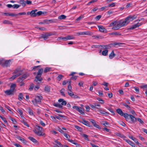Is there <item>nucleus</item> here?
Listing matches in <instances>:
<instances>
[{
    "mask_svg": "<svg viewBox=\"0 0 147 147\" xmlns=\"http://www.w3.org/2000/svg\"><path fill=\"white\" fill-rule=\"evenodd\" d=\"M43 71L42 68H41L39 69L37 72L36 76L35 78L34 82V83L37 82L38 81L41 82L43 80L42 78L41 77L42 75Z\"/></svg>",
    "mask_w": 147,
    "mask_h": 147,
    "instance_id": "obj_1",
    "label": "nucleus"
},
{
    "mask_svg": "<svg viewBox=\"0 0 147 147\" xmlns=\"http://www.w3.org/2000/svg\"><path fill=\"white\" fill-rule=\"evenodd\" d=\"M16 87L15 84H12L10 86V89L4 91L5 93L7 95H14Z\"/></svg>",
    "mask_w": 147,
    "mask_h": 147,
    "instance_id": "obj_2",
    "label": "nucleus"
},
{
    "mask_svg": "<svg viewBox=\"0 0 147 147\" xmlns=\"http://www.w3.org/2000/svg\"><path fill=\"white\" fill-rule=\"evenodd\" d=\"M43 97L41 95L37 96H36L35 100H32V102L34 105L36 106H38L37 104H41V100L42 99Z\"/></svg>",
    "mask_w": 147,
    "mask_h": 147,
    "instance_id": "obj_3",
    "label": "nucleus"
},
{
    "mask_svg": "<svg viewBox=\"0 0 147 147\" xmlns=\"http://www.w3.org/2000/svg\"><path fill=\"white\" fill-rule=\"evenodd\" d=\"M11 60L10 59L8 60H5L4 59V61L2 64L3 67H8L10 66V63L11 62Z\"/></svg>",
    "mask_w": 147,
    "mask_h": 147,
    "instance_id": "obj_4",
    "label": "nucleus"
},
{
    "mask_svg": "<svg viewBox=\"0 0 147 147\" xmlns=\"http://www.w3.org/2000/svg\"><path fill=\"white\" fill-rule=\"evenodd\" d=\"M137 18V16L136 15H134L132 16L130 15L127 17L126 19L128 23H129L131 21H132L134 19Z\"/></svg>",
    "mask_w": 147,
    "mask_h": 147,
    "instance_id": "obj_5",
    "label": "nucleus"
},
{
    "mask_svg": "<svg viewBox=\"0 0 147 147\" xmlns=\"http://www.w3.org/2000/svg\"><path fill=\"white\" fill-rule=\"evenodd\" d=\"M98 27L99 29V31L101 32L105 33L107 32V30L106 29L104 28L103 26L101 25H98Z\"/></svg>",
    "mask_w": 147,
    "mask_h": 147,
    "instance_id": "obj_6",
    "label": "nucleus"
},
{
    "mask_svg": "<svg viewBox=\"0 0 147 147\" xmlns=\"http://www.w3.org/2000/svg\"><path fill=\"white\" fill-rule=\"evenodd\" d=\"M23 70H21L20 68H16L13 72V74H17L16 75H19V74H21V75L22 74Z\"/></svg>",
    "mask_w": 147,
    "mask_h": 147,
    "instance_id": "obj_7",
    "label": "nucleus"
},
{
    "mask_svg": "<svg viewBox=\"0 0 147 147\" xmlns=\"http://www.w3.org/2000/svg\"><path fill=\"white\" fill-rule=\"evenodd\" d=\"M52 34L50 32H47L44 34H42L41 36V38H43L44 40H46L49 36H51Z\"/></svg>",
    "mask_w": 147,
    "mask_h": 147,
    "instance_id": "obj_8",
    "label": "nucleus"
},
{
    "mask_svg": "<svg viewBox=\"0 0 147 147\" xmlns=\"http://www.w3.org/2000/svg\"><path fill=\"white\" fill-rule=\"evenodd\" d=\"M79 121L80 123H82L88 126L89 127H92V125L90 124V123L84 119L82 121Z\"/></svg>",
    "mask_w": 147,
    "mask_h": 147,
    "instance_id": "obj_9",
    "label": "nucleus"
},
{
    "mask_svg": "<svg viewBox=\"0 0 147 147\" xmlns=\"http://www.w3.org/2000/svg\"><path fill=\"white\" fill-rule=\"evenodd\" d=\"M37 11V9H35L31 11V16L33 17H34L37 16H38V14H37L38 12H36Z\"/></svg>",
    "mask_w": 147,
    "mask_h": 147,
    "instance_id": "obj_10",
    "label": "nucleus"
},
{
    "mask_svg": "<svg viewBox=\"0 0 147 147\" xmlns=\"http://www.w3.org/2000/svg\"><path fill=\"white\" fill-rule=\"evenodd\" d=\"M142 24H138V23L134 25H133L132 26L128 28V30H133L136 28L138 27L139 26L141 25Z\"/></svg>",
    "mask_w": 147,
    "mask_h": 147,
    "instance_id": "obj_11",
    "label": "nucleus"
},
{
    "mask_svg": "<svg viewBox=\"0 0 147 147\" xmlns=\"http://www.w3.org/2000/svg\"><path fill=\"white\" fill-rule=\"evenodd\" d=\"M131 117L130 118V123H135L137 122V119L132 115H130Z\"/></svg>",
    "mask_w": 147,
    "mask_h": 147,
    "instance_id": "obj_12",
    "label": "nucleus"
},
{
    "mask_svg": "<svg viewBox=\"0 0 147 147\" xmlns=\"http://www.w3.org/2000/svg\"><path fill=\"white\" fill-rule=\"evenodd\" d=\"M80 35H92L93 33L90 31H86L85 32H81L79 33Z\"/></svg>",
    "mask_w": 147,
    "mask_h": 147,
    "instance_id": "obj_13",
    "label": "nucleus"
},
{
    "mask_svg": "<svg viewBox=\"0 0 147 147\" xmlns=\"http://www.w3.org/2000/svg\"><path fill=\"white\" fill-rule=\"evenodd\" d=\"M126 142H127L128 144H129L130 146L132 147H137L136 145L131 141H130L129 140H127L125 139H123Z\"/></svg>",
    "mask_w": 147,
    "mask_h": 147,
    "instance_id": "obj_14",
    "label": "nucleus"
},
{
    "mask_svg": "<svg viewBox=\"0 0 147 147\" xmlns=\"http://www.w3.org/2000/svg\"><path fill=\"white\" fill-rule=\"evenodd\" d=\"M125 44L121 42H115L112 43H110L109 45H113V46H115L116 45H118L119 46H122L123 45H125Z\"/></svg>",
    "mask_w": 147,
    "mask_h": 147,
    "instance_id": "obj_15",
    "label": "nucleus"
},
{
    "mask_svg": "<svg viewBox=\"0 0 147 147\" xmlns=\"http://www.w3.org/2000/svg\"><path fill=\"white\" fill-rule=\"evenodd\" d=\"M140 87L141 88L143 89L144 90H146L145 94H146V96L147 97V84L140 86Z\"/></svg>",
    "mask_w": 147,
    "mask_h": 147,
    "instance_id": "obj_16",
    "label": "nucleus"
},
{
    "mask_svg": "<svg viewBox=\"0 0 147 147\" xmlns=\"http://www.w3.org/2000/svg\"><path fill=\"white\" fill-rule=\"evenodd\" d=\"M58 102H62L61 105H65L67 104L66 101L64 100L63 99L60 98L58 100Z\"/></svg>",
    "mask_w": 147,
    "mask_h": 147,
    "instance_id": "obj_17",
    "label": "nucleus"
},
{
    "mask_svg": "<svg viewBox=\"0 0 147 147\" xmlns=\"http://www.w3.org/2000/svg\"><path fill=\"white\" fill-rule=\"evenodd\" d=\"M117 113L121 116L124 115V113L122 111L121 109H118L116 110Z\"/></svg>",
    "mask_w": 147,
    "mask_h": 147,
    "instance_id": "obj_18",
    "label": "nucleus"
},
{
    "mask_svg": "<svg viewBox=\"0 0 147 147\" xmlns=\"http://www.w3.org/2000/svg\"><path fill=\"white\" fill-rule=\"evenodd\" d=\"M130 115H131L130 114H128L126 113H125L124 114V115L123 116L125 118L126 120L127 121L129 120L130 119V118L131 117Z\"/></svg>",
    "mask_w": 147,
    "mask_h": 147,
    "instance_id": "obj_19",
    "label": "nucleus"
},
{
    "mask_svg": "<svg viewBox=\"0 0 147 147\" xmlns=\"http://www.w3.org/2000/svg\"><path fill=\"white\" fill-rule=\"evenodd\" d=\"M53 105L56 107L63 109V106L61 104L58 103H54L53 104Z\"/></svg>",
    "mask_w": 147,
    "mask_h": 147,
    "instance_id": "obj_20",
    "label": "nucleus"
},
{
    "mask_svg": "<svg viewBox=\"0 0 147 147\" xmlns=\"http://www.w3.org/2000/svg\"><path fill=\"white\" fill-rule=\"evenodd\" d=\"M99 112H100V113L102 115H107L109 114V113L105 111L102 110L100 109L99 110Z\"/></svg>",
    "mask_w": 147,
    "mask_h": 147,
    "instance_id": "obj_21",
    "label": "nucleus"
},
{
    "mask_svg": "<svg viewBox=\"0 0 147 147\" xmlns=\"http://www.w3.org/2000/svg\"><path fill=\"white\" fill-rule=\"evenodd\" d=\"M115 55V54L114 53L113 50L111 53L109 55V57L110 59H113Z\"/></svg>",
    "mask_w": 147,
    "mask_h": 147,
    "instance_id": "obj_22",
    "label": "nucleus"
},
{
    "mask_svg": "<svg viewBox=\"0 0 147 147\" xmlns=\"http://www.w3.org/2000/svg\"><path fill=\"white\" fill-rule=\"evenodd\" d=\"M116 135L117 136L121 138H124L126 137L125 136L119 133H117L116 134Z\"/></svg>",
    "mask_w": 147,
    "mask_h": 147,
    "instance_id": "obj_23",
    "label": "nucleus"
},
{
    "mask_svg": "<svg viewBox=\"0 0 147 147\" xmlns=\"http://www.w3.org/2000/svg\"><path fill=\"white\" fill-rule=\"evenodd\" d=\"M21 75V74H19V75H15L9 78V79L10 80L12 81L15 79L16 77H18L19 76H20Z\"/></svg>",
    "mask_w": 147,
    "mask_h": 147,
    "instance_id": "obj_24",
    "label": "nucleus"
},
{
    "mask_svg": "<svg viewBox=\"0 0 147 147\" xmlns=\"http://www.w3.org/2000/svg\"><path fill=\"white\" fill-rule=\"evenodd\" d=\"M29 76V75L28 74L26 73L23 74L22 75V76H21L20 77L24 80V79H26L27 77Z\"/></svg>",
    "mask_w": 147,
    "mask_h": 147,
    "instance_id": "obj_25",
    "label": "nucleus"
},
{
    "mask_svg": "<svg viewBox=\"0 0 147 147\" xmlns=\"http://www.w3.org/2000/svg\"><path fill=\"white\" fill-rule=\"evenodd\" d=\"M28 138L31 141L33 142L34 143H36L37 142V140L32 137H28Z\"/></svg>",
    "mask_w": 147,
    "mask_h": 147,
    "instance_id": "obj_26",
    "label": "nucleus"
},
{
    "mask_svg": "<svg viewBox=\"0 0 147 147\" xmlns=\"http://www.w3.org/2000/svg\"><path fill=\"white\" fill-rule=\"evenodd\" d=\"M19 3L21 4L23 7L25 6L26 5V1L24 0H20Z\"/></svg>",
    "mask_w": 147,
    "mask_h": 147,
    "instance_id": "obj_27",
    "label": "nucleus"
},
{
    "mask_svg": "<svg viewBox=\"0 0 147 147\" xmlns=\"http://www.w3.org/2000/svg\"><path fill=\"white\" fill-rule=\"evenodd\" d=\"M108 50L106 49L103 50L102 52V54L104 56H107L108 55Z\"/></svg>",
    "mask_w": 147,
    "mask_h": 147,
    "instance_id": "obj_28",
    "label": "nucleus"
},
{
    "mask_svg": "<svg viewBox=\"0 0 147 147\" xmlns=\"http://www.w3.org/2000/svg\"><path fill=\"white\" fill-rule=\"evenodd\" d=\"M121 22L122 24V26H123L127 25L129 23L126 18L123 22Z\"/></svg>",
    "mask_w": 147,
    "mask_h": 147,
    "instance_id": "obj_29",
    "label": "nucleus"
},
{
    "mask_svg": "<svg viewBox=\"0 0 147 147\" xmlns=\"http://www.w3.org/2000/svg\"><path fill=\"white\" fill-rule=\"evenodd\" d=\"M3 23L5 24H10L11 25L12 24V23L11 22L6 20H4L3 22Z\"/></svg>",
    "mask_w": 147,
    "mask_h": 147,
    "instance_id": "obj_30",
    "label": "nucleus"
},
{
    "mask_svg": "<svg viewBox=\"0 0 147 147\" xmlns=\"http://www.w3.org/2000/svg\"><path fill=\"white\" fill-rule=\"evenodd\" d=\"M51 69V68L47 67L45 68L44 71V72L45 73H46L49 71Z\"/></svg>",
    "mask_w": 147,
    "mask_h": 147,
    "instance_id": "obj_31",
    "label": "nucleus"
},
{
    "mask_svg": "<svg viewBox=\"0 0 147 147\" xmlns=\"http://www.w3.org/2000/svg\"><path fill=\"white\" fill-rule=\"evenodd\" d=\"M82 136L84 137V139L87 140V141H89V139L88 138V136L86 134H82Z\"/></svg>",
    "mask_w": 147,
    "mask_h": 147,
    "instance_id": "obj_32",
    "label": "nucleus"
},
{
    "mask_svg": "<svg viewBox=\"0 0 147 147\" xmlns=\"http://www.w3.org/2000/svg\"><path fill=\"white\" fill-rule=\"evenodd\" d=\"M44 90L45 91L47 92H49L50 90V86H47L45 87Z\"/></svg>",
    "mask_w": 147,
    "mask_h": 147,
    "instance_id": "obj_33",
    "label": "nucleus"
},
{
    "mask_svg": "<svg viewBox=\"0 0 147 147\" xmlns=\"http://www.w3.org/2000/svg\"><path fill=\"white\" fill-rule=\"evenodd\" d=\"M63 77V76L61 74L59 75L57 78V80L60 81Z\"/></svg>",
    "mask_w": 147,
    "mask_h": 147,
    "instance_id": "obj_34",
    "label": "nucleus"
},
{
    "mask_svg": "<svg viewBox=\"0 0 147 147\" xmlns=\"http://www.w3.org/2000/svg\"><path fill=\"white\" fill-rule=\"evenodd\" d=\"M90 107L92 109L94 110H96V108L98 109H99V108L98 107H96L95 105H90Z\"/></svg>",
    "mask_w": 147,
    "mask_h": 147,
    "instance_id": "obj_35",
    "label": "nucleus"
},
{
    "mask_svg": "<svg viewBox=\"0 0 147 147\" xmlns=\"http://www.w3.org/2000/svg\"><path fill=\"white\" fill-rule=\"evenodd\" d=\"M23 95L21 93H20L18 96V99L20 100L21 101L23 98Z\"/></svg>",
    "mask_w": 147,
    "mask_h": 147,
    "instance_id": "obj_36",
    "label": "nucleus"
},
{
    "mask_svg": "<svg viewBox=\"0 0 147 147\" xmlns=\"http://www.w3.org/2000/svg\"><path fill=\"white\" fill-rule=\"evenodd\" d=\"M47 13V12H42L41 11H39L38 12L37 14H38V16H40L42 14H45Z\"/></svg>",
    "mask_w": 147,
    "mask_h": 147,
    "instance_id": "obj_37",
    "label": "nucleus"
},
{
    "mask_svg": "<svg viewBox=\"0 0 147 147\" xmlns=\"http://www.w3.org/2000/svg\"><path fill=\"white\" fill-rule=\"evenodd\" d=\"M75 127L80 132H82V131L83 129L82 128L78 126H75Z\"/></svg>",
    "mask_w": 147,
    "mask_h": 147,
    "instance_id": "obj_38",
    "label": "nucleus"
},
{
    "mask_svg": "<svg viewBox=\"0 0 147 147\" xmlns=\"http://www.w3.org/2000/svg\"><path fill=\"white\" fill-rule=\"evenodd\" d=\"M67 36V40H69L74 38V37L72 35H68Z\"/></svg>",
    "mask_w": 147,
    "mask_h": 147,
    "instance_id": "obj_39",
    "label": "nucleus"
},
{
    "mask_svg": "<svg viewBox=\"0 0 147 147\" xmlns=\"http://www.w3.org/2000/svg\"><path fill=\"white\" fill-rule=\"evenodd\" d=\"M66 16H65L64 15H62L59 16L58 19H65L66 18Z\"/></svg>",
    "mask_w": 147,
    "mask_h": 147,
    "instance_id": "obj_40",
    "label": "nucleus"
},
{
    "mask_svg": "<svg viewBox=\"0 0 147 147\" xmlns=\"http://www.w3.org/2000/svg\"><path fill=\"white\" fill-rule=\"evenodd\" d=\"M36 128L38 130V131H42L43 129V128L40 126H39L38 125H36Z\"/></svg>",
    "mask_w": 147,
    "mask_h": 147,
    "instance_id": "obj_41",
    "label": "nucleus"
},
{
    "mask_svg": "<svg viewBox=\"0 0 147 147\" xmlns=\"http://www.w3.org/2000/svg\"><path fill=\"white\" fill-rule=\"evenodd\" d=\"M38 132L37 134V135L39 136H43L45 134L44 133H43L42 132V131H38Z\"/></svg>",
    "mask_w": 147,
    "mask_h": 147,
    "instance_id": "obj_42",
    "label": "nucleus"
},
{
    "mask_svg": "<svg viewBox=\"0 0 147 147\" xmlns=\"http://www.w3.org/2000/svg\"><path fill=\"white\" fill-rule=\"evenodd\" d=\"M121 104H122L123 106H125L126 107H127L128 110L130 109L131 108L129 105H127V104L125 103H122Z\"/></svg>",
    "mask_w": 147,
    "mask_h": 147,
    "instance_id": "obj_43",
    "label": "nucleus"
},
{
    "mask_svg": "<svg viewBox=\"0 0 147 147\" xmlns=\"http://www.w3.org/2000/svg\"><path fill=\"white\" fill-rule=\"evenodd\" d=\"M97 99L99 101H100V103L102 104H103L105 102L101 98H97Z\"/></svg>",
    "mask_w": 147,
    "mask_h": 147,
    "instance_id": "obj_44",
    "label": "nucleus"
},
{
    "mask_svg": "<svg viewBox=\"0 0 147 147\" xmlns=\"http://www.w3.org/2000/svg\"><path fill=\"white\" fill-rule=\"evenodd\" d=\"M21 123H23L25 125L27 126V127H29V125L27 123V122L24 120H22L21 121Z\"/></svg>",
    "mask_w": 147,
    "mask_h": 147,
    "instance_id": "obj_45",
    "label": "nucleus"
},
{
    "mask_svg": "<svg viewBox=\"0 0 147 147\" xmlns=\"http://www.w3.org/2000/svg\"><path fill=\"white\" fill-rule=\"evenodd\" d=\"M17 112L20 114V115H22L23 114V112L20 109H18Z\"/></svg>",
    "mask_w": 147,
    "mask_h": 147,
    "instance_id": "obj_46",
    "label": "nucleus"
},
{
    "mask_svg": "<svg viewBox=\"0 0 147 147\" xmlns=\"http://www.w3.org/2000/svg\"><path fill=\"white\" fill-rule=\"evenodd\" d=\"M82 108L80 107L79 108V109H78V111L79 113H80L82 115H84V112L82 110H81Z\"/></svg>",
    "mask_w": 147,
    "mask_h": 147,
    "instance_id": "obj_47",
    "label": "nucleus"
},
{
    "mask_svg": "<svg viewBox=\"0 0 147 147\" xmlns=\"http://www.w3.org/2000/svg\"><path fill=\"white\" fill-rule=\"evenodd\" d=\"M34 84H31L28 90L30 91L32 90L34 88Z\"/></svg>",
    "mask_w": 147,
    "mask_h": 147,
    "instance_id": "obj_48",
    "label": "nucleus"
},
{
    "mask_svg": "<svg viewBox=\"0 0 147 147\" xmlns=\"http://www.w3.org/2000/svg\"><path fill=\"white\" fill-rule=\"evenodd\" d=\"M63 135L67 139V140L68 139H69V138H70V136L69 134L65 133H63Z\"/></svg>",
    "mask_w": 147,
    "mask_h": 147,
    "instance_id": "obj_49",
    "label": "nucleus"
},
{
    "mask_svg": "<svg viewBox=\"0 0 147 147\" xmlns=\"http://www.w3.org/2000/svg\"><path fill=\"white\" fill-rule=\"evenodd\" d=\"M54 142L57 144H58L61 147H63V145L61 144L60 142L58 141L57 140H55L54 141Z\"/></svg>",
    "mask_w": 147,
    "mask_h": 147,
    "instance_id": "obj_50",
    "label": "nucleus"
},
{
    "mask_svg": "<svg viewBox=\"0 0 147 147\" xmlns=\"http://www.w3.org/2000/svg\"><path fill=\"white\" fill-rule=\"evenodd\" d=\"M10 119H11V120L12 121V122L13 123H14V124H16L17 123V121L15 119H13L11 117H10Z\"/></svg>",
    "mask_w": 147,
    "mask_h": 147,
    "instance_id": "obj_51",
    "label": "nucleus"
},
{
    "mask_svg": "<svg viewBox=\"0 0 147 147\" xmlns=\"http://www.w3.org/2000/svg\"><path fill=\"white\" fill-rule=\"evenodd\" d=\"M134 141L136 143L137 145L139 146L140 145H141V144L138 142L137 139L135 138L134 140Z\"/></svg>",
    "mask_w": 147,
    "mask_h": 147,
    "instance_id": "obj_52",
    "label": "nucleus"
},
{
    "mask_svg": "<svg viewBox=\"0 0 147 147\" xmlns=\"http://www.w3.org/2000/svg\"><path fill=\"white\" fill-rule=\"evenodd\" d=\"M100 47H101L103 48V49H109L107 47L108 46V45H100Z\"/></svg>",
    "mask_w": 147,
    "mask_h": 147,
    "instance_id": "obj_53",
    "label": "nucleus"
},
{
    "mask_svg": "<svg viewBox=\"0 0 147 147\" xmlns=\"http://www.w3.org/2000/svg\"><path fill=\"white\" fill-rule=\"evenodd\" d=\"M28 113L30 115H34L33 111L30 108L29 109Z\"/></svg>",
    "mask_w": 147,
    "mask_h": 147,
    "instance_id": "obj_54",
    "label": "nucleus"
},
{
    "mask_svg": "<svg viewBox=\"0 0 147 147\" xmlns=\"http://www.w3.org/2000/svg\"><path fill=\"white\" fill-rule=\"evenodd\" d=\"M119 29V28L118 26V25H116L115 26L113 27L112 29L114 30H117Z\"/></svg>",
    "mask_w": 147,
    "mask_h": 147,
    "instance_id": "obj_55",
    "label": "nucleus"
},
{
    "mask_svg": "<svg viewBox=\"0 0 147 147\" xmlns=\"http://www.w3.org/2000/svg\"><path fill=\"white\" fill-rule=\"evenodd\" d=\"M137 120L141 124H143L144 123L143 121L142 120L139 118H137Z\"/></svg>",
    "mask_w": 147,
    "mask_h": 147,
    "instance_id": "obj_56",
    "label": "nucleus"
},
{
    "mask_svg": "<svg viewBox=\"0 0 147 147\" xmlns=\"http://www.w3.org/2000/svg\"><path fill=\"white\" fill-rule=\"evenodd\" d=\"M20 7V5L18 4H15L13 5V8L17 9Z\"/></svg>",
    "mask_w": 147,
    "mask_h": 147,
    "instance_id": "obj_57",
    "label": "nucleus"
},
{
    "mask_svg": "<svg viewBox=\"0 0 147 147\" xmlns=\"http://www.w3.org/2000/svg\"><path fill=\"white\" fill-rule=\"evenodd\" d=\"M115 3H112L109 4L108 5V7H111H111H114V6H115Z\"/></svg>",
    "mask_w": 147,
    "mask_h": 147,
    "instance_id": "obj_58",
    "label": "nucleus"
},
{
    "mask_svg": "<svg viewBox=\"0 0 147 147\" xmlns=\"http://www.w3.org/2000/svg\"><path fill=\"white\" fill-rule=\"evenodd\" d=\"M102 123H102V124L104 125L106 127V125H109V124L107 121H102Z\"/></svg>",
    "mask_w": 147,
    "mask_h": 147,
    "instance_id": "obj_59",
    "label": "nucleus"
},
{
    "mask_svg": "<svg viewBox=\"0 0 147 147\" xmlns=\"http://www.w3.org/2000/svg\"><path fill=\"white\" fill-rule=\"evenodd\" d=\"M100 45H94L92 46V48H99L100 47Z\"/></svg>",
    "mask_w": 147,
    "mask_h": 147,
    "instance_id": "obj_60",
    "label": "nucleus"
},
{
    "mask_svg": "<svg viewBox=\"0 0 147 147\" xmlns=\"http://www.w3.org/2000/svg\"><path fill=\"white\" fill-rule=\"evenodd\" d=\"M78 77V76H73L70 78V80H76L77 79Z\"/></svg>",
    "mask_w": 147,
    "mask_h": 147,
    "instance_id": "obj_61",
    "label": "nucleus"
},
{
    "mask_svg": "<svg viewBox=\"0 0 147 147\" xmlns=\"http://www.w3.org/2000/svg\"><path fill=\"white\" fill-rule=\"evenodd\" d=\"M90 121L92 123L93 126L96 123L95 121L92 119H90Z\"/></svg>",
    "mask_w": 147,
    "mask_h": 147,
    "instance_id": "obj_62",
    "label": "nucleus"
},
{
    "mask_svg": "<svg viewBox=\"0 0 147 147\" xmlns=\"http://www.w3.org/2000/svg\"><path fill=\"white\" fill-rule=\"evenodd\" d=\"M101 18V15H99L97 16L95 18V19L97 20H98Z\"/></svg>",
    "mask_w": 147,
    "mask_h": 147,
    "instance_id": "obj_63",
    "label": "nucleus"
},
{
    "mask_svg": "<svg viewBox=\"0 0 147 147\" xmlns=\"http://www.w3.org/2000/svg\"><path fill=\"white\" fill-rule=\"evenodd\" d=\"M23 80L20 77L18 78L17 81L18 82H19L20 83H22Z\"/></svg>",
    "mask_w": 147,
    "mask_h": 147,
    "instance_id": "obj_64",
    "label": "nucleus"
}]
</instances>
